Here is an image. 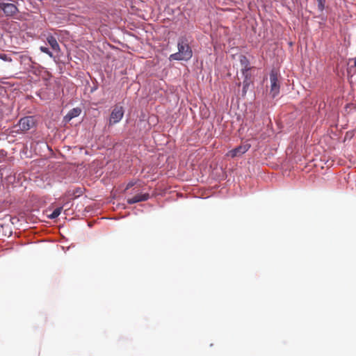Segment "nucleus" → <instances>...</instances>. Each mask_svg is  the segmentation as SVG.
I'll list each match as a JSON object with an SVG mask.
<instances>
[{"label":"nucleus","mask_w":356,"mask_h":356,"mask_svg":"<svg viewBox=\"0 0 356 356\" xmlns=\"http://www.w3.org/2000/svg\"><path fill=\"white\" fill-rule=\"evenodd\" d=\"M81 113V109L79 107L71 109L68 113L65 116L64 120L65 122H70L72 119L79 116Z\"/></svg>","instance_id":"6e6552de"},{"label":"nucleus","mask_w":356,"mask_h":356,"mask_svg":"<svg viewBox=\"0 0 356 356\" xmlns=\"http://www.w3.org/2000/svg\"><path fill=\"white\" fill-rule=\"evenodd\" d=\"M251 69H241V72L244 76V79H252V74L250 73Z\"/></svg>","instance_id":"f8f14e48"},{"label":"nucleus","mask_w":356,"mask_h":356,"mask_svg":"<svg viewBox=\"0 0 356 356\" xmlns=\"http://www.w3.org/2000/svg\"><path fill=\"white\" fill-rule=\"evenodd\" d=\"M40 50H41L42 52L45 53V54H48L50 56H52L51 52L49 50V49L47 47H40Z\"/></svg>","instance_id":"2eb2a0df"},{"label":"nucleus","mask_w":356,"mask_h":356,"mask_svg":"<svg viewBox=\"0 0 356 356\" xmlns=\"http://www.w3.org/2000/svg\"><path fill=\"white\" fill-rule=\"evenodd\" d=\"M248 89V88H245V86H243V95H245V93L247 92Z\"/></svg>","instance_id":"a211bd4d"},{"label":"nucleus","mask_w":356,"mask_h":356,"mask_svg":"<svg viewBox=\"0 0 356 356\" xmlns=\"http://www.w3.org/2000/svg\"><path fill=\"white\" fill-rule=\"evenodd\" d=\"M239 61H240L241 65L242 67V69L247 70V69L252 68V67H250L249 60L245 56L241 55L239 56Z\"/></svg>","instance_id":"9d476101"},{"label":"nucleus","mask_w":356,"mask_h":356,"mask_svg":"<svg viewBox=\"0 0 356 356\" xmlns=\"http://www.w3.org/2000/svg\"><path fill=\"white\" fill-rule=\"evenodd\" d=\"M178 51L170 56V60H189L193 56V51L186 36H181L177 42Z\"/></svg>","instance_id":"f257e3e1"},{"label":"nucleus","mask_w":356,"mask_h":356,"mask_svg":"<svg viewBox=\"0 0 356 356\" xmlns=\"http://www.w3.org/2000/svg\"><path fill=\"white\" fill-rule=\"evenodd\" d=\"M355 65L356 66V58H355Z\"/></svg>","instance_id":"aec40b11"},{"label":"nucleus","mask_w":356,"mask_h":356,"mask_svg":"<svg viewBox=\"0 0 356 356\" xmlns=\"http://www.w3.org/2000/svg\"><path fill=\"white\" fill-rule=\"evenodd\" d=\"M0 59L8 62L12 61V58L6 54H0Z\"/></svg>","instance_id":"ddd939ff"},{"label":"nucleus","mask_w":356,"mask_h":356,"mask_svg":"<svg viewBox=\"0 0 356 356\" xmlns=\"http://www.w3.org/2000/svg\"><path fill=\"white\" fill-rule=\"evenodd\" d=\"M317 2L320 10H323L324 8L325 0H317Z\"/></svg>","instance_id":"dca6fc26"},{"label":"nucleus","mask_w":356,"mask_h":356,"mask_svg":"<svg viewBox=\"0 0 356 356\" xmlns=\"http://www.w3.org/2000/svg\"><path fill=\"white\" fill-rule=\"evenodd\" d=\"M124 110L120 105H115L111 111L109 118V126L113 125L119 122L124 116Z\"/></svg>","instance_id":"7ed1b4c3"},{"label":"nucleus","mask_w":356,"mask_h":356,"mask_svg":"<svg viewBox=\"0 0 356 356\" xmlns=\"http://www.w3.org/2000/svg\"><path fill=\"white\" fill-rule=\"evenodd\" d=\"M135 184H136V183H134L133 181L129 182L127 185L126 189L127 190L129 189L130 188L133 187Z\"/></svg>","instance_id":"f3484780"},{"label":"nucleus","mask_w":356,"mask_h":356,"mask_svg":"<svg viewBox=\"0 0 356 356\" xmlns=\"http://www.w3.org/2000/svg\"><path fill=\"white\" fill-rule=\"evenodd\" d=\"M2 178V175L0 174V179Z\"/></svg>","instance_id":"6ab92c4d"},{"label":"nucleus","mask_w":356,"mask_h":356,"mask_svg":"<svg viewBox=\"0 0 356 356\" xmlns=\"http://www.w3.org/2000/svg\"><path fill=\"white\" fill-rule=\"evenodd\" d=\"M252 83V79H244L243 81V86H244L245 88H249V86Z\"/></svg>","instance_id":"4468645a"},{"label":"nucleus","mask_w":356,"mask_h":356,"mask_svg":"<svg viewBox=\"0 0 356 356\" xmlns=\"http://www.w3.org/2000/svg\"><path fill=\"white\" fill-rule=\"evenodd\" d=\"M62 210H63V207H58V208H56V209H54V211L52 212V213L49 216L50 218L54 219V218H56L57 217H58L59 215L60 214Z\"/></svg>","instance_id":"9b49d317"},{"label":"nucleus","mask_w":356,"mask_h":356,"mask_svg":"<svg viewBox=\"0 0 356 356\" xmlns=\"http://www.w3.org/2000/svg\"><path fill=\"white\" fill-rule=\"evenodd\" d=\"M35 124L34 118L32 116H27L22 118L18 124L19 129L25 131L31 129Z\"/></svg>","instance_id":"423d86ee"},{"label":"nucleus","mask_w":356,"mask_h":356,"mask_svg":"<svg viewBox=\"0 0 356 356\" xmlns=\"http://www.w3.org/2000/svg\"><path fill=\"white\" fill-rule=\"evenodd\" d=\"M134 193H136L134 196L127 198V202L129 204H133L135 203L145 202L149 199L150 195L148 193H142L139 191V189L134 188L133 189Z\"/></svg>","instance_id":"20e7f679"},{"label":"nucleus","mask_w":356,"mask_h":356,"mask_svg":"<svg viewBox=\"0 0 356 356\" xmlns=\"http://www.w3.org/2000/svg\"><path fill=\"white\" fill-rule=\"evenodd\" d=\"M270 94L272 95V97L274 98L279 94L280 89L278 74L275 70H272L270 73Z\"/></svg>","instance_id":"f03ea898"},{"label":"nucleus","mask_w":356,"mask_h":356,"mask_svg":"<svg viewBox=\"0 0 356 356\" xmlns=\"http://www.w3.org/2000/svg\"><path fill=\"white\" fill-rule=\"evenodd\" d=\"M47 40L49 43V44L51 46V47L55 50L58 51L60 50L59 44L56 39V38L53 35H49L47 38Z\"/></svg>","instance_id":"1a4fd4ad"},{"label":"nucleus","mask_w":356,"mask_h":356,"mask_svg":"<svg viewBox=\"0 0 356 356\" xmlns=\"http://www.w3.org/2000/svg\"><path fill=\"white\" fill-rule=\"evenodd\" d=\"M0 8L6 16H13L18 11L17 6L10 3H0Z\"/></svg>","instance_id":"0eeeda50"},{"label":"nucleus","mask_w":356,"mask_h":356,"mask_svg":"<svg viewBox=\"0 0 356 356\" xmlns=\"http://www.w3.org/2000/svg\"><path fill=\"white\" fill-rule=\"evenodd\" d=\"M250 148V145L248 143L241 145L236 148L229 151L227 154V156H230L232 158L240 156L245 154L246 152L249 150Z\"/></svg>","instance_id":"39448f33"}]
</instances>
